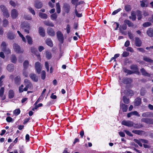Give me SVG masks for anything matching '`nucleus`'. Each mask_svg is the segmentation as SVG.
<instances>
[{
    "instance_id": "nucleus-5",
    "label": "nucleus",
    "mask_w": 153,
    "mask_h": 153,
    "mask_svg": "<svg viewBox=\"0 0 153 153\" xmlns=\"http://www.w3.org/2000/svg\"><path fill=\"white\" fill-rule=\"evenodd\" d=\"M0 8L2 12L3 13V15L6 18H8L10 16V14L6 7L4 5H1Z\"/></svg>"
},
{
    "instance_id": "nucleus-1",
    "label": "nucleus",
    "mask_w": 153,
    "mask_h": 153,
    "mask_svg": "<svg viewBox=\"0 0 153 153\" xmlns=\"http://www.w3.org/2000/svg\"><path fill=\"white\" fill-rule=\"evenodd\" d=\"M21 27L24 30V31L27 33H29L30 26L29 23L26 22H24L21 24Z\"/></svg>"
},
{
    "instance_id": "nucleus-12",
    "label": "nucleus",
    "mask_w": 153,
    "mask_h": 153,
    "mask_svg": "<svg viewBox=\"0 0 153 153\" xmlns=\"http://www.w3.org/2000/svg\"><path fill=\"white\" fill-rule=\"evenodd\" d=\"M48 34L51 36H54L55 35V33L54 30L52 28H48L47 30Z\"/></svg>"
},
{
    "instance_id": "nucleus-49",
    "label": "nucleus",
    "mask_w": 153,
    "mask_h": 153,
    "mask_svg": "<svg viewBox=\"0 0 153 153\" xmlns=\"http://www.w3.org/2000/svg\"><path fill=\"white\" fill-rule=\"evenodd\" d=\"M8 21L6 19H4L3 20V26L4 27L7 26L8 24Z\"/></svg>"
},
{
    "instance_id": "nucleus-35",
    "label": "nucleus",
    "mask_w": 153,
    "mask_h": 153,
    "mask_svg": "<svg viewBox=\"0 0 153 153\" xmlns=\"http://www.w3.org/2000/svg\"><path fill=\"white\" fill-rule=\"evenodd\" d=\"M127 28V26L126 24L125 23L123 24L122 25L120 26L119 29L120 31L121 32L123 30H125Z\"/></svg>"
},
{
    "instance_id": "nucleus-44",
    "label": "nucleus",
    "mask_w": 153,
    "mask_h": 153,
    "mask_svg": "<svg viewBox=\"0 0 153 153\" xmlns=\"http://www.w3.org/2000/svg\"><path fill=\"white\" fill-rule=\"evenodd\" d=\"M152 25V23L149 22H146L143 24V26L144 27H149Z\"/></svg>"
},
{
    "instance_id": "nucleus-46",
    "label": "nucleus",
    "mask_w": 153,
    "mask_h": 153,
    "mask_svg": "<svg viewBox=\"0 0 153 153\" xmlns=\"http://www.w3.org/2000/svg\"><path fill=\"white\" fill-rule=\"evenodd\" d=\"M146 92V91L144 88H142L140 90V94L142 96H144Z\"/></svg>"
},
{
    "instance_id": "nucleus-31",
    "label": "nucleus",
    "mask_w": 153,
    "mask_h": 153,
    "mask_svg": "<svg viewBox=\"0 0 153 153\" xmlns=\"http://www.w3.org/2000/svg\"><path fill=\"white\" fill-rule=\"evenodd\" d=\"M44 24L47 26L53 27L54 26L53 23L49 21H45L44 22Z\"/></svg>"
},
{
    "instance_id": "nucleus-64",
    "label": "nucleus",
    "mask_w": 153,
    "mask_h": 153,
    "mask_svg": "<svg viewBox=\"0 0 153 153\" xmlns=\"http://www.w3.org/2000/svg\"><path fill=\"white\" fill-rule=\"evenodd\" d=\"M24 87V85H21L19 87V93H22L23 91H24V89H23V88Z\"/></svg>"
},
{
    "instance_id": "nucleus-8",
    "label": "nucleus",
    "mask_w": 153,
    "mask_h": 153,
    "mask_svg": "<svg viewBox=\"0 0 153 153\" xmlns=\"http://www.w3.org/2000/svg\"><path fill=\"white\" fill-rule=\"evenodd\" d=\"M57 37L58 41L61 43H63L64 41L63 34L60 31H58L56 32Z\"/></svg>"
},
{
    "instance_id": "nucleus-47",
    "label": "nucleus",
    "mask_w": 153,
    "mask_h": 153,
    "mask_svg": "<svg viewBox=\"0 0 153 153\" xmlns=\"http://www.w3.org/2000/svg\"><path fill=\"white\" fill-rule=\"evenodd\" d=\"M123 102L126 104H128L129 103V100L127 98L126 96H124L123 97Z\"/></svg>"
},
{
    "instance_id": "nucleus-16",
    "label": "nucleus",
    "mask_w": 153,
    "mask_h": 153,
    "mask_svg": "<svg viewBox=\"0 0 153 153\" xmlns=\"http://www.w3.org/2000/svg\"><path fill=\"white\" fill-rule=\"evenodd\" d=\"M38 32L40 35L42 37H44L45 35V30L43 27H40L39 28Z\"/></svg>"
},
{
    "instance_id": "nucleus-50",
    "label": "nucleus",
    "mask_w": 153,
    "mask_h": 153,
    "mask_svg": "<svg viewBox=\"0 0 153 153\" xmlns=\"http://www.w3.org/2000/svg\"><path fill=\"white\" fill-rule=\"evenodd\" d=\"M76 16L78 17H80L82 16V13H78L76 8H75L74 10Z\"/></svg>"
},
{
    "instance_id": "nucleus-20",
    "label": "nucleus",
    "mask_w": 153,
    "mask_h": 153,
    "mask_svg": "<svg viewBox=\"0 0 153 153\" xmlns=\"http://www.w3.org/2000/svg\"><path fill=\"white\" fill-rule=\"evenodd\" d=\"M140 71L143 76H150V74L147 73L144 68H141L140 69Z\"/></svg>"
},
{
    "instance_id": "nucleus-33",
    "label": "nucleus",
    "mask_w": 153,
    "mask_h": 153,
    "mask_svg": "<svg viewBox=\"0 0 153 153\" xmlns=\"http://www.w3.org/2000/svg\"><path fill=\"white\" fill-rule=\"evenodd\" d=\"M124 9L127 12H129L131 10V7L130 5L126 4L124 6Z\"/></svg>"
},
{
    "instance_id": "nucleus-60",
    "label": "nucleus",
    "mask_w": 153,
    "mask_h": 153,
    "mask_svg": "<svg viewBox=\"0 0 153 153\" xmlns=\"http://www.w3.org/2000/svg\"><path fill=\"white\" fill-rule=\"evenodd\" d=\"M126 51H129L131 53H133L134 52L133 49L131 47H127L126 48Z\"/></svg>"
},
{
    "instance_id": "nucleus-45",
    "label": "nucleus",
    "mask_w": 153,
    "mask_h": 153,
    "mask_svg": "<svg viewBox=\"0 0 153 153\" xmlns=\"http://www.w3.org/2000/svg\"><path fill=\"white\" fill-rule=\"evenodd\" d=\"M23 66L25 69H27L29 65V62L27 60H25L23 63Z\"/></svg>"
},
{
    "instance_id": "nucleus-43",
    "label": "nucleus",
    "mask_w": 153,
    "mask_h": 153,
    "mask_svg": "<svg viewBox=\"0 0 153 153\" xmlns=\"http://www.w3.org/2000/svg\"><path fill=\"white\" fill-rule=\"evenodd\" d=\"M134 141L136 143L138 144L140 146H142V144L141 143V139L137 140V139H134Z\"/></svg>"
},
{
    "instance_id": "nucleus-26",
    "label": "nucleus",
    "mask_w": 153,
    "mask_h": 153,
    "mask_svg": "<svg viewBox=\"0 0 153 153\" xmlns=\"http://www.w3.org/2000/svg\"><path fill=\"white\" fill-rule=\"evenodd\" d=\"M45 42L47 45L50 47H52L53 46V43L51 39H47L45 41Z\"/></svg>"
},
{
    "instance_id": "nucleus-61",
    "label": "nucleus",
    "mask_w": 153,
    "mask_h": 153,
    "mask_svg": "<svg viewBox=\"0 0 153 153\" xmlns=\"http://www.w3.org/2000/svg\"><path fill=\"white\" fill-rule=\"evenodd\" d=\"M45 66L46 69L47 71L48 72L49 71V64L47 62H45Z\"/></svg>"
},
{
    "instance_id": "nucleus-27",
    "label": "nucleus",
    "mask_w": 153,
    "mask_h": 153,
    "mask_svg": "<svg viewBox=\"0 0 153 153\" xmlns=\"http://www.w3.org/2000/svg\"><path fill=\"white\" fill-rule=\"evenodd\" d=\"M14 68V65L12 64L8 65L7 67V70L10 72H12L13 71Z\"/></svg>"
},
{
    "instance_id": "nucleus-28",
    "label": "nucleus",
    "mask_w": 153,
    "mask_h": 153,
    "mask_svg": "<svg viewBox=\"0 0 153 153\" xmlns=\"http://www.w3.org/2000/svg\"><path fill=\"white\" fill-rule=\"evenodd\" d=\"M26 38L27 39V42L28 44L31 45L33 44V39L29 35H27L26 36Z\"/></svg>"
},
{
    "instance_id": "nucleus-15",
    "label": "nucleus",
    "mask_w": 153,
    "mask_h": 153,
    "mask_svg": "<svg viewBox=\"0 0 153 153\" xmlns=\"http://www.w3.org/2000/svg\"><path fill=\"white\" fill-rule=\"evenodd\" d=\"M122 124L123 125L128 127H131L133 126V122L130 120H123L122 121Z\"/></svg>"
},
{
    "instance_id": "nucleus-54",
    "label": "nucleus",
    "mask_w": 153,
    "mask_h": 153,
    "mask_svg": "<svg viewBox=\"0 0 153 153\" xmlns=\"http://www.w3.org/2000/svg\"><path fill=\"white\" fill-rule=\"evenodd\" d=\"M129 53L127 51L123 52L122 55V56L123 57H126L129 55Z\"/></svg>"
},
{
    "instance_id": "nucleus-29",
    "label": "nucleus",
    "mask_w": 153,
    "mask_h": 153,
    "mask_svg": "<svg viewBox=\"0 0 153 153\" xmlns=\"http://www.w3.org/2000/svg\"><path fill=\"white\" fill-rule=\"evenodd\" d=\"M147 34L150 37H153V29L151 28H149L147 31Z\"/></svg>"
},
{
    "instance_id": "nucleus-10",
    "label": "nucleus",
    "mask_w": 153,
    "mask_h": 153,
    "mask_svg": "<svg viewBox=\"0 0 153 153\" xmlns=\"http://www.w3.org/2000/svg\"><path fill=\"white\" fill-rule=\"evenodd\" d=\"M141 121L149 124H153V119L143 118Z\"/></svg>"
},
{
    "instance_id": "nucleus-6",
    "label": "nucleus",
    "mask_w": 153,
    "mask_h": 153,
    "mask_svg": "<svg viewBox=\"0 0 153 153\" xmlns=\"http://www.w3.org/2000/svg\"><path fill=\"white\" fill-rule=\"evenodd\" d=\"M119 80L120 82H123L125 84L130 83L132 82V80L128 77H120Z\"/></svg>"
},
{
    "instance_id": "nucleus-7",
    "label": "nucleus",
    "mask_w": 153,
    "mask_h": 153,
    "mask_svg": "<svg viewBox=\"0 0 153 153\" xmlns=\"http://www.w3.org/2000/svg\"><path fill=\"white\" fill-rule=\"evenodd\" d=\"M57 37L58 41L61 43H63L64 41L63 34L60 31H58L56 32Z\"/></svg>"
},
{
    "instance_id": "nucleus-55",
    "label": "nucleus",
    "mask_w": 153,
    "mask_h": 153,
    "mask_svg": "<svg viewBox=\"0 0 153 153\" xmlns=\"http://www.w3.org/2000/svg\"><path fill=\"white\" fill-rule=\"evenodd\" d=\"M2 51H4L6 54H8L11 53V51L9 49L7 48L5 49L2 50Z\"/></svg>"
},
{
    "instance_id": "nucleus-37",
    "label": "nucleus",
    "mask_w": 153,
    "mask_h": 153,
    "mask_svg": "<svg viewBox=\"0 0 153 153\" xmlns=\"http://www.w3.org/2000/svg\"><path fill=\"white\" fill-rule=\"evenodd\" d=\"M14 96V93L13 90H10L8 92V97L10 98H13Z\"/></svg>"
},
{
    "instance_id": "nucleus-52",
    "label": "nucleus",
    "mask_w": 153,
    "mask_h": 153,
    "mask_svg": "<svg viewBox=\"0 0 153 153\" xmlns=\"http://www.w3.org/2000/svg\"><path fill=\"white\" fill-rule=\"evenodd\" d=\"M7 44L6 42H3L1 44V47L2 50L5 49L7 48Z\"/></svg>"
},
{
    "instance_id": "nucleus-18",
    "label": "nucleus",
    "mask_w": 153,
    "mask_h": 153,
    "mask_svg": "<svg viewBox=\"0 0 153 153\" xmlns=\"http://www.w3.org/2000/svg\"><path fill=\"white\" fill-rule=\"evenodd\" d=\"M7 37L10 40H13L15 38V34L12 31H9L7 34Z\"/></svg>"
},
{
    "instance_id": "nucleus-3",
    "label": "nucleus",
    "mask_w": 153,
    "mask_h": 153,
    "mask_svg": "<svg viewBox=\"0 0 153 153\" xmlns=\"http://www.w3.org/2000/svg\"><path fill=\"white\" fill-rule=\"evenodd\" d=\"M64 13H63V15H65V13L68 14L69 13L70 9L71 7L69 4L67 3H65L63 4L62 7Z\"/></svg>"
},
{
    "instance_id": "nucleus-58",
    "label": "nucleus",
    "mask_w": 153,
    "mask_h": 153,
    "mask_svg": "<svg viewBox=\"0 0 153 153\" xmlns=\"http://www.w3.org/2000/svg\"><path fill=\"white\" fill-rule=\"evenodd\" d=\"M131 114L132 115H135V116H137L138 117H140V115L138 114V112L136 111H132L131 112Z\"/></svg>"
},
{
    "instance_id": "nucleus-4",
    "label": "nucleus",
    "mask_w": 153,
    "mask_h": 153,
    "mask_svg": "<svg viewBox=\"0 0 153 153\" xmlns=\"http://www.w3.org/2000/svg\"><path fill=\"white\" fill-rule=\"evenodd\" d=\"M13 48L15 51L17 53H22L23 52V50L21 49L17 44L14 43L13 45Z\"/></svg>"
},
{
    "instance_id": "nucleus-9",
    "label": "nucleus",
    "mask_w": 153,
    "mask_h": 153,
    "mask_svg": "<svg viewBox=\"0 0 153 153\" xmlns=\"http://www.w3.org/2000/svg\"><path fill=\"white\" fill-rule=\"evenodd\" d=\"M130 68L133 70L134 73L139 74L140 73L138 67L136 65L132 64L131 65Z\"/></svg>"
},
{
    "instance_id": "nucleus-24",
    "label": "nucleus",
    "mask_w": 153,
    "mask_h": 153,
    "mask_svg": "<svg viewBox=\"0 0 153 153\" xmlns=\"http://www.w3.org/2000/svg\"><path fill=\"white\" fill-rule=\"evenodd\" d=\"M124 22L125 23H126L128 27H133L134 26L133 23L129 20L128 19H125L124 21Z\"/></svg>"
},
{
    "instance_id": "nucleus-30",
    "label": "nucleus",
    "mask_w": 153,
    "mask_h": 153,
    "mask_svg": "<svg viewBox=\"0 0 153 153\" xmlns=\"http://www.w3.org/2000/svg\"><path fill=\"white\" fill-rule=\"evenodd\" d=\"M39 16L42 19H46L48 18V16L47 14L39 12Z\"/></svg>"
},
{
    "instance_id": "nucleus-34",
    "label": "nucleus",
    "mask_w": 153,
    "mask_h": 153,
    "mask_svg": "<svg viewBox=\"0 0 153 153\" xmlns=\"http://www.w3.org/2000/svg\"><path fill=\"white\" fill-rule=\"evenodd\" d=\"M45 56L46 58L48 59H50L52 57V54L51 53L48 51L46 52Z\"/></svg>"
},
{
    "instance_id": "nucleus-23",
    "label": "nucleus",
    "mask_w": 153,
    "mask_h": 153,
    "mask_svg": "<svg viewBox=\"0 0 153 153\" xmlns=\"http://www.w3.org/2000/svg\"><path fill=\"white\" fill-rule=\"evenodd\" d=\"M136 13L137 15V20H141L142 18V12L139 10H136Z\"/></svg>"
},
{
    "instance_id": "nucleus-32",
    "label": "nucleus",
    "mask_w": 153,
    "mask_h": 153,
    "mask_svg": "<svg viewBox=\"0 0 153 153\" xmlns=\"http://www.w3.org/2000/svg\"><path fill=\"white\" fill-rule=\"evenodd\" d=\"M141 102V99L140 97H137L134 100V104L135 105H139Z\"/></svg>"
},
{
    "instance_id": "nucleus-57",
    "label": "nucleus",
    "mask_w": 153,
    "mask_h": 153,
    "mask_svg": "<svg viewBox=\"0 0 153 153\" xmlns=\"http://www.w3.org/2000/svg\"><path fill=\"white\" fill-rule=\"evenodd\" d=\"M132 132L137 134L140 135L141 134V131L139 130H133Z\"/></svg>"
},
{
    "instance_id": "nucleus-25",
    "label": "nucleus",
    "mask_w": 153,
    "mask_h": 153,
    "mask_svg": "<svg viewBox=\"0 0 153 153\" xmlns=\"http://www.w3.org/2000/svg\"><path fill=\"white\" fill-rule=\"evenodd\" d=\"M131 16H130L129 18L131 19L132 21H134L136 19V16L135 13L134 11H132L131 13Z\"/></svg>"
},
{
    "instance_id": "nucleus-39",
    "label": "nucleus",
    "mask_w": 153,
    "mask_h": 153,
    "mask_svg": "<svg viewBox=\"0 0 153 153\" xmlns=\"http://www.w3.org/2000/svg\"><path fill=\"white\" fill-rule=\"evenodd\" d=\"M56 6L57 13L58 14L60 13L61 12V8L59 3H56Z\"/></svg>"
},
{
    "instance_id": "nucleus-59",
    "label": "nucleus",
    "mask_w": 153,
    "mask_h": 153,
    "mask_svg": "<svg viewBox=\"0 0 153 153\" xmlns=\"http://www.w3.org/2000/svg\"><path fill=\"white\" fill-rule=\"evenodd\" d=\"M121 10V8H119L117 10L114 11L112 13V15H115L119 12Z\"/></svg>"
},
{
    "instance_id": "nucleus-21",
    "label": "nucleus",
    "mask_w": 153,
    "mask_h": 153,
    "mask_svg": "<svg viewBox=\"0 0 153 153\" xmlns=\"http://www.w3.org/2000/svg\"><path fill=\"white\" fill-rule=\"evenodd\" d=\"M120 107L123 112H126L127 111L128 106L127 105L120 102Z\"/></svg>"
},
{
    "instance_id": "nucleus-40",
    "label": "nucleus",
    "mask_w": 153,
    "mask_h": 153,
    "mask_svg": "<svg viewBox=\"0 0 153 153\" xmlns=\"http://www.w3.org/2000/svg\"><path fill=\"white\" fill-rule=\"evenodd\" d=\"M14 81L15 84L16 85H19L20 84L21 82V79L19 77H15L14 79Z\"/></svg>"
},
{
    "instance_id": "nucleus-51",
    "label": "nucleus",
    "mask_w": 153,
    "mask_h": 153,
    "mask_svg": "<svg viewBox=\"0 0 153 153\" xmlns=\"http://www.w3.org/2000/svg\"><path fill=\"white\" fill-rule=\"evenodd\" d=\"M28 9L29 12L33 16L35 15L36 14L35 11L32 7L30 6L28 7Z\"/></svg>"
},
{
    "instance_id": "nucleus-53",
    "label": "nucleus",
    "mask_w": 153,
    "mask_h": 153,
    "mask_svg": "<svg viewBox=\"0 0 153 153\" xmlns=\"http://www.w3.org/2000/svg\"><path fill=\"white\" fill-rule=\"evenodd\" d=\"M124 92L125 93V94H128L129 95H130L131 96H132L133 94V91L129 89L127 91H125Z\"/></svg>"
},
{
    "instance_id": "nucleus-42",
    "label": "nucleus",
    "mask_w": 153,
    "mask_h": 153,
    "mask_svg": "<svg viewBox=\"0 0 153 153\" xmlns=\"http://www.w3.org/2000/svg\"><path fill=\"white\" fill-rule=\"evenodd\" d=\"M133 126L134 128H140L143 126L142 124H134L133 126Z\"/></svg>"
},
{
    "instance_id": "nucleus-19",
    "label": "nucleus",
    "mask_w": 153,
    "mask_h": 153,
    "mask_svg": "<svg viewBox=\"0 0 153 153\" xmlns=\"http://www.w3.org/2000/svg\"><path fill=\"white\" fill-rule=\"evenodd\" d=\"M142 115L143 117H153V113L147 112L143 113Z\"/></svg>"
},
{
    "instance_id": "nucleus-56",
    "label": "nucleus",
    "mask_w": 153,
    "mask_h": 153,
    "mask_svg": "<svg viewBox=\"0 0 153 153\" xmlns=\"http://www.w3.org/2000/svg\"><path fill=\"white\" fill-rule=\"evenodd\" d=\"M20 112V111L19 109H17L13 111V113L16 115L19 114Z\"/></svg>"
},
{
    "instance_id": "nucleus-2",
    "label": "nucleus",
    "mask_w": 153,
    "mask_h": 153,
    "mask_svg": "<svg viewBox=\"0 0 153 153\" xmlns=\"http://www.w3.org/2000/svg\"><path fill=\"white\" fill-rule=\"evenodd\" d=\"M25 88H24L25 91H27L28 89L32 90L33 88V86L31 83L27 79H25L24 80Z\"/></svg>"
},
{
    "instance_id": "nucleus-17",
    "label": "nucleus",
    "mask_w": 153,
    "mask_h": 153,
    "mask_svg": "<svg viewBox=\"0 0 153 153\" xmlns=\"http://www.w3.org/2000/svg\"><path fill=\"white\" fill-rule=\"evenodd\" d=\"M135 45L137 47H140L142 45V42L139 37H136L135 38Z\"/></svg>"
},
{
    "instance_id": "nucleus-38",
    "label": "nucleus",
    "mask_w": 153,
    "mask_h": 153,
    "mask_svg": "<svg viewBox=\"0 0 153 153\" xmlns=\"http://www.w3.org/2000/svg\"><path fill=\"white\" fill-rule=\"evenodd\" d=\"M11 62L14 63H16L17 62V58L15 55H12L11 57Z\"/></svg>"
},
{
    "instance_id": "nucleus-14",
    "label": "nucleus",
    "mask_w": 153,
    "mask_h": 153,
    "mask_svg": "<svg viewBox=\"0 0 153 153\" xmlns=\"http://www.w3.org/2000/svg\"><path fill=\"white\" fill-rule=\"evenodd\" d=\"M34 6L36 8L39 9L43 6L42 3L39 1L36 0L35 1Z\"/></svg>"
},
{
    "instance_id": "nucleus-41",
    "label": "nucleus",
    "mask_w": 153,
    "mask_h": 153,
    "mask_svg": "<svg viewBox=\"0 0 153 153\" xmlns=\"http://www.w3.org/2000/svg\"><path fill=\"white\" fill-rule=\"evenodd\" d=\"M123 71L125 73H127V74H131L134 73L133 71L128 70L126 68H124Z\"/></svg>"
},
{
    "instance_id": "nucleus-62",
    "label": "nucleus",
    "mask_w": 153,
    "mask_h": 153,
    "mask_svg": "<svg viewBox=\"0 0 153 153\" xmlns=\"http://www.w3.org/2000/svg\"><path fill=\"white\" fill-rule=\"evenodd\" d=\"M6 121L8 122H13V120L10 117H7L6 119Z\"/></svg>"
},
{
    "instance_id": "nucleus-63",
    "label": "nucleus",
    "mask_w": 153,
    "mask_h": 153,
    "mask_svg": "<svg viewBox=\"0 0 153 153\" xmlns=\"http://www.w3.org/2000/svg\"><path fill=\"white\" fill-rule=\"evenodd\" d=\"M128 36L129 37V38L131 39H133L134 36L133 35L131 32H128Z\"/></svg>"
},
{
    "instance_id": "nucleus-48",
    "label": "nucleus",
    "mask_w": 153,
    "mask_h": 153,
    "mask_svg": "<svg viewBox=\"0 0 153 153\" xmlns=\"http://www.w3.org/2000/svg\"><path fill=\"white\" fill-rule=\"evenodd\" d=\"M51 17L52 20H56L57 18V15L56 13H53L51 15Z\"/></svg>"
},
{
    "instance_id": "nucleus-11",
    "label": "nucleus",
    "mask_w": 153,
    "mask_h": 153,
    "mask_svg": "<svg viewBox=\"0 0 153 153\" xmlns=\"http://www.w3.org/2000/svg\"><path fill=\"white\" fill-rule=\"evenodd\" d=\"M18 13L17 10L15 9L12 10L11 16L13 19H16L18 16Z\"/></svg>"
},
{
    "instance_id": "nucleus-22",
    "label": "nucleus",
    "mask_w": 153,
    "mask_h": 153,
    "mask_svg": "<svg viewBox=\"0 0 153 153\" xmlns=\"http://www.w3.org/2000/svg\"><path fill=\"white\" fill-rule=\"evenodd\" d=\"M4 87H1L0 90V97L1 98V100H3L5 99V96H4Z\"/></svg>"
},
{
    "instance_id": "nucleus-36",
    "label": "nucleus",
    "mask_w": 153,
    "mask_h": 153,
    "mask_svg": "<svg viewBox=\"0 0 153 153\" xmlns=\"http://www.w3.org/2000/svg\"><path fill=\"white\" fill-rule=\"evenodd\" d=\"M143 60L149 63H153V60L152 59L150 58L149 57H148L147 56H144L143 57Z\"/></svg>"
},
{
    "instance_id": "nucleus-13",
    "label": "nucleus",
    "mask_w": 153,
    "mask_h": 153,
    "mask_svg": "<svg viewBox=\"0 0 153 153\" xmlns=\"http://www.w3.org/2000/svg\"><path fill=\"white\" fill-rule=\"evenodd\" d=\"M35 68L37 72L39 74L41 71V64L39 62H37L35 64Z\"/></svg>"
}]
</instances>
